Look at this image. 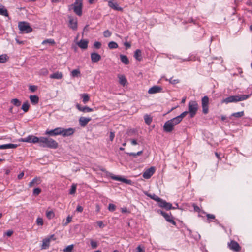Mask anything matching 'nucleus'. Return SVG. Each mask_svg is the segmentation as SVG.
Returning <instances> with one entry per match:
<instances>
[{
	"instance_id": "f257e3e1",
	"label": "nucleus",
	"mask_w": 252,
	"mask_h": 252,
	"mask_svg": "<svg viewBox=\"0 0 252 252\" xmlns=\"http://www.w3.org/2000/svg\"><path fill=\"white\" fill-rule=\"evenodd\" d=\"M39 144L41 147L52 149H56L58 146V143L55 140L50 138L44 137H40Z\"/></svg>"
},
{
	"instance_id": "f03ea898",
	"label": "nucleus",
	"mask_w": 252,
	"mask_h": 252,
	"mask_svg": "<svg viewBox=\"0 0 252 252\" xmlns=\"http://www.w3.org/2000/svg\"><path fill=\"white\" fill-rule=\"evenodd\" d=\"M250 95L243 94L241 95H231L223 100V102L227 104L231 102H236L247 99L250 97Z\"/></svg>"
},
{
	"instance_id": "7ed1b4c3",
	"label": "nucleus",
	"mask_w": 252,
	"mask_h": 252,
	"mask_svg": "<svg viewBox=\"0 0 252 252\" xmlns=\"http://www.w3.org/2000/svg\"><path fill=\"white\" fill-rule=\"evenodd\" d=\"M100 170L103 172H105L107 176H109L111 179L114 180L122 181V182L128 185H131L132 183V181L131 180L127 179L121 176L115 175L112 173L107 171L104 168H101L100 169Z\"/></svg>"
},
{
	"instance_id": "20e7f679",
	"label": "nucleus",
	"mask_w": 252,
	"mask_h": 252,
	"mask_svg": "<svg viewBox=\"0 0 252 252\" xmlns=\"http://www.w3.org/2000/svg\"><path fill=\"white\" fill-rule=\"evenodd\" d=\"M83 3L82 0H75V2L69 6V9L72 7L74 12L78 16H81L82 14Z\"/></svg>"
},
{
	"instance_id": "39448f33",
	"label": "nucleus",
	"mask_w": 252,
	"mask_h": 252,
	"mask_svg": "<svg viewBox=\"0 0 252 252\" xmlns=\"http://www.w3.org/2000/svg\"><path fill=\"white\" fill-rule=\"evenodd\" d=\"M18 28L22 33H28L32 31V28L27 22L22 21L18 23Z\"/></svg>"
},
{
	"instance_id": "423d86ee",
	"label": "nucleus",
	"mask_w": 252,
	"mask_h": 252,
	"mask_svg": "<svg viewBox=\"0 0 252 252\" xmlns=\"http://www.w3.org/2000/svg\"><path fill=\"white\" fill-rule=\"evenodd\" d=\"M189 111L190 117L193 118L196 114L198 108V105L196 101H192L189 103Z\"/></svg>"
},
{
	"instance_id": "0eeeda50",
	"label": "nucleus",
	"mask_w": 252,
	"mask_h": 252,
	"mask_svg": "<svg viewBox=\"0 0 252 252\" xmlns=\"http://www.w3.org/2000/svg\"><path fill=\"white\" fill-rule=\"evenodd\" d=\"M201 104L203 113L205 114H207L208 113L209 105V98L207 96H204L202 98Z\"/></svg>"
},
{
	"instance_id": "6e6552de",
	"label": "nucleus",
	"mask_w": 252,
	"mask_h": 252,
	"mask_svg": "<svg viewBox=\"0 0 252 252\" xmlns=\"http://www.w3.org/2000/svg\"><path fill=\"white\" fill-rule=\"evenodd\" d=\"M69 23L68 27L73 31H76L77 30V20L76 18H73L71 16H68Z\"/></svg>"
},
{
	"instance_id": "1a4fd4ad",
	"label": "nucleus",
	"mask_w": 252,
	"mask_h": 252,
	"mask_svg": "<svg viewBox=\"0 0 252 252\" xmlns=\"http://www.w3.org/2000/svg\"><path fill=\"white\" fill-rule=\"evenodd\" d=\"M40 138L33 135H29L27 137L22 138L21 141L24 142L36 143L39 142Z\"/></svg>"
},
{
	"instance_id": "9d476101",
	"label": "nucleus",
	"mask_w": 252,
	"mask_h": 252,
	"mask_svg": "<svg viewBox=\"0 0 252 252\" xmlns=\"http://www.w3.org/2000/svg\"><path fill=\"white\" fill-rule=\"evenodd\" d=\"M228 247L232 250L236 252H239L241 250V247L239 244L236 241L234 240H231L230 242L227 244Z\"/></svg>"
},
{
	"instance_id": "9b49d317",
	"label": "nucleus",
	"mask_w": 252,
	"mask_h": 252,
	"mask_svg": "<svg viewBox=\"0 0 252 252\" xmlns=\"http://www.w3.org/2000/svg\"><path fill=\"white\" fill-rule=\"evenodd\" d=\"M174 125L170 122L169 120L167 121L164 124L163 126V131L167 133L172 132L174 128Z\"/></svg>"
},
{
	"instance_id": "f8f14e48",
	"label": "nucleus",
	"mask_w": 252,
	"mask_h": 252,
	"mask_svg": "<svg viewBox=\"0 0 252 252\" xmlns=\"http://www.w3.org/2000/svg\"><path fill=\"white\" fill-rule=\"evenodd\" d=\"M155 168L153 166L146 169L143 173L142 176L144 178L148 179L154 174Z\"/></svg>"
},
{
	"instance_id": "ddd939ff",
	"label": "nucleus",
	"mask_w": 252,
	"mask_h": 252,
	"mask_svg": "<svg viewBox=\"0 0 252 252\" xmlns=\"http://www.w3.org/2000/svg\"><path fill=\"white\" fill-rule=\"evenodd\" d=\"M61 127H57L54 129L47 130L45 134L50 136H55L62 134Z\"/></svg>"
},
{
	"instance_id": "4468645a",
	"label": "nucleus",
	"mask_w": 252,
	"mask_h": 252,
	"mask_svg": "<svg viewBox=\"0 0 252 252\" xmlns=\"http://www.w3.org/2000/svg\"><path fill=\"white\" fill-rule=\"evenodd\" d=\"M62 134L61 135L63 137H67L72 135L75 131L74 129L72 128H69L65 129L61 127Z\"/></svg>"
},
{
	"instance_id": "2eb2a0df",
	"label": "nucleus",
	"mask_w": 252,
	"mask_h": 252,
	"mask_svg": "<svg viewBox=\"0 0 252 252\" xmlns=\"http://www.w3.org/2000/svg\"><path fill=\"white\" fill-rule=\"evenodd\" d=\"M108 6L111 8L112 9L117 10V11H122L123 8L120 7L117 3V2H115L114 0H111L108 1Z\"/></svg>"
},
{
	"instance_id": "dca6fc26",
	"label": "nucleus",
	"mask_w": 252,
	"mask_h": 252,
	"mask_svg": "<svg viewBox=\"0 0 252 252\" xmlns=\"http://www.w3.org/2000/svg\"><path fill=\"white\" fill-rule=\"evenodd\" d=\"M76 107L77 109L81 112L84 113L90 112L93 111V109L90 108L87 106H82L81 105L79 104H77L76 105Z\"/></svg>"
},
{
	"instance_id": "f3484780",
	"label": "nucleus",
	"mask_w": 252,
	"mask_h": 252,
	"mask_svg": "<svg viewBox=\"0 0 252 252\" xmlns=\"http://www.w3.org/2000/svg\"><path fill=\"white\" fill-rule=\"evenodd\" d=\"M101 59V56L97 53L93 52L91 54V59L92 63H97L99 62Z\"/></svg>"
},
{
	"instance_id": "a211bd4d",
	"label": "nucleus",
	"mask_w": 252,
	"mask_h": 252,
	"mask_svg": "<svg viewBox=\"0 0 252 252\" xmlns=\"http://www.w3.org/2000/svg\"><path fill=\"white\" fill-rule=\"evenodd\" d=\"M162 90V88L160 86H154L149 89L148 93L150 94H154L157 93L161 92Z\"/></svg>"
},
{
	"instance_id": "6ab92c4d",
	"label": "nucleus",
	"mask_w": 252,
	"mask_h": 252,
	"mask_svg": "<svg viewBox=\"0 0 252 252\" xmlns=\"http://www.w3.org/2000/svg\"><path fill=\"white\" fill-rule=\"evenodd\" d=\"M91 120V118L90 117H81L79 119V125L82 127H85Z\"/></svg>"
},
{
	"instance_id": "aec40b11",
	"label": "nucleus",
	"mask_w": 252,
	"mask_h": 252,
	"mask_svg": "<svg viewBox=\"0 0 252 252\" xmlns=\"http://www.w3.org/2000/svg\"><path fill=\"white\" fill-rule=\"evenodd\" d=\"M163 217L167 222L171 223L175 226L176 225V222L174 220V218L171 213H166Z\"/></svg>"
},
{
	"instance_id": "412c9836",
	"label": "nucleus",
	"mask_w": 252,
	"mask_h": 252,
	"mask_svg": "<svg viewBox=\"0 0 252 252\" xmlns=\"http://www.w3.org/2000/svg\"><path fill=\"white\" fill-rule=\"evenodd\" d=\"M88 41L85 39H81L78 42V46L82 49H86L88 47Z\"/></svg>"
},
{
	"instance_id": "4be33fe9",
	"label": "nucleus",
	"mask_w": 252,
	"mask_h": 252,
	"mask_svg": "<svg viewBox=\"0 0 252 252\" xmlns=\"http://www.w3.org/2000/svg\"><path fill=\"white\" fill-rule=\"evenodd\" d=\"M18 145L14 144H6L0 145V149H14L17 148Z\"/></svg>"
},
{
	"instance_id": "5701e85b",
	"label": "nucleus",
	"mask_w": 252,
	"mask_h": 252,
	"mask_svg": "<svg viewBox=\"0 0 252 252\" xmlns=\"http://www.w3.org/2000/svg\"><path fill=\"white\" fill-rule=\"evenodd\" d=\"M134 57L138 61H141L142 60V51L140 49L135 50L134 54Z\"/></svg>"
},
{
	"instance_id": "b1692460",
	"label": "nucleus",
	"mask_w": 252,
	"mask_h": 252,
	"mask_svg": "<svg viewBox=\"0 0 252 252\" xmlns=\"http://www.w3.org/2000/svg\"><path fill=\"white\" fill-rule=\"evenodd\" d=\"M63 77L62 73L57 71L50 75V78L51 79H61Z\"/></svg>"
},
{
	"instance_id": "393cba45",
	"label": "nucleus",
	"mask_w": 252,
	"mask_h": 252,
	"mask_svg": "<svg viewBox=\"0 0 252 252\" xmlns=\"http://www.w3.org/2000/svg\"><path fill=\"white\" fill-rule=\"evenodd\" d=\"M120 58L121 62L127 65L129 63V60L126 56L121 54Z\"/></svg>"
},
{
	"instance_id": "a878e982",
	"label": "nucleus",
	"mask_w": 252,
	"mask_h": 252,
	"mask_svg": "<svg viewBox=\"0 0 252 252\" xmlns=\"http://www.w3.org/2000/svg\"><path fill=\"white\" fill-rule=\"evenodd\" d=\"M145 194L146 196L150 197L151 199H152L157 202L160 200V197H159L158 196L154 193L151 194V193H148L146 192V193H145Z\"/></svg>"
},
{
	"instance_id": "bb28decb",
	"label": "nucleus",
	"mask_w": 252,
	"mask_h": 252,
	"mask_svg": "<svg viewBox=\"0 0 252 252\" xmlns=\"http://www.w3.org/2000/svg\"><path fill=\"white\" fill-rule=\"evenodd\" d=\"M50 238H46V239H43V243H42V249H46L47 248H48L50 245Z\"/></svg>"
},
{
	"instance_id": "cd10ccee",
	"label": "nucleus",
	"mask_w": 252,
	"mask_h": 252,
	"mask_svg": "<svg viewBox=\"0 0 252 252\" xmlns=\"http://www.w3.org/2000/svg\"><path fill=\"white\" fill-rule=\"evenodd\" d=\"M30 99L33 104H36L39 102V97L36 95H30Z\"/></svg>"
},
{
	"instance_id": "c85d7f7f",
	"label": "nucleus",
	"mask_w": 252,
	"mask_h": 252,
	"mask_svg": "<svg viewBox=\"0 0 252 252\" xmlns=\"http://www.w3.org/2000/svg\"><path fill=\"white\" fill-rule=\"evenodd\" d=\"M80 96L82 98V101L84 104L87 103L90 100V97L87 94H80Z\"/></svg>"
},
{
	"instance_id": "c756f323",
	"label": "nucleus",
	"mask_w": 252,
	"mask_h": 252,
	"mask_svg": "<svg viewBox=\"0 0 252 252\" xmlns=\"http://www.w3.org/2000/svg\"><path fill=\"white\" fill-rule=\"evenodd\" d=\"M169 121L174 126H176V125H178V124H179L182 121V120L178 116L176 117H175V118H173L169 120Z\"/></svg>"
},
{
	"instance_id": "7c9ffc66",
	"label": "nucleus",
	"mask_w": 252,
	"mask_h": 252,
	"mask_svg": "<svg viewBox=\"0 0 252 252\" xmlns=\"http://www.w3.org/2000/svg\"><path fill=\"white\" fill-rule=\"evenodd\" d=\"M175 205L177 206V207H173V206L172 205V204H171L170 203H168V202H166L165 203V206L164 207V208L165 209L167 210H170V209H175L178 208V204L177 203H176Z\"/></svg>"
},
{
	"instance_id": "2f4dec72",
	"label": "nucleus",
	"mask_w": 252,
	"mask_h": 252,
	"mask_svg": "<svg viewBox=\"0 0 252 252\" xmlns=\"http://www.w3.org/2000/svg\"><path fill=\"white\" fill-rule=\"evenodd\" d=\"M119 83L121 85L125 86L127 83V80L126 77L123 75H120L119 76Z\"/></svg>"
},
{
	"instance_id": "473e14b6",
	"label": "nucleus",
	"mask_w": 252,
	"mask_h": 252,
	"mask_svg": "<svg viewBox=\"0 0 252 252\" xmlns=\"http://www.w3.org/2000/svg\"><path fill=\"white\" fill-rule=\"evenodd\" d=\"M9 59L6 54H2L0 56V63H5Z\"/></svg>"
},
{
	"instance_id": "72a5a7b5",
	"label": "nucleus",
	"mask_w": 252,
	"mask_h": 252,
	"mask_svg": "<svg viewBox=\"0 0 252 252\" xmlns=\"http://www.w3.org/2000/svg\"><path fill=\"white\" fill-rule=\"evenodd\" d=\"M29 107H30V104L28 102V101H26L25 102H24L22 106V108L21 109L25 112H27L28 110H29Z\"/></svg>"
},
{
	"instance_id": "f704fd0d",
	"label": "nucleus",
	"mask_w": 252,
	"mask_h": 252,
	"mask_svg": "<svg viewBox=\"0 0 252 252\" xmlns=\"http://www.w3.org/2000/svg\"><path fill=\"white\" fill-rule=\"evenodd\" d=\"M40 183V179L37 178H34L31 181L29 184V187L32 186L34 184H36L37 185L39 184Z\"/></svg>"
},
{
	"instance_id": "c9c22d12",
	"label": "nucleus",
	"mask_w": 252,
	"mask_h": 252,
	"mask_svg": "<svg viewBox=\"0 0 252 252\" xmlns=\"http://www.w3.org/2000/svg\"><path fill=\"white\" fill-rule=\"evenodd\" d=\"M71 75L73 77H77L80 75V71L79 69L73 70L71 72Z\"/></svg>"
},
{
	"instance_id": "e433bc0d",
	"label": "nucleus",
	"mask_w": 252,
	"mask_h": 252,
	"mask_svg": "<svg viewBox=\"0 0 252 252\" xmlns=\"http://www.w3.org/2000/svg\"><path fill=\"white\" fill-rule=\"evenodd\" d=\"M145 122L148 125H150L152 122V118L149 115L146 114L144 117Z\"/></svg>"
},
{
	"instance_id": "4c0bfd02",
	"label": "nucleus",
	"mask_w": 252,
	"mask_h": 252,
	"mask_svg": "<svg viewBox=\"0 0 252 252\" xmlns=\"http://www.w3.org/2000/svg\"><path fill=\"white\" fill-rule=\"evenodd\" d=\"M108 47L110 49H116L118 47V44L114 41H111L108 43Z\"/></svg>"
},
{
	"instance_id": "58836bf2",
	"label": "nucleus",
	"mask_w": 252,
	"mask_h": 252,
	"mask_svg": "<svg viewBox=\"0 0 252 252\" xmlns=\"http://www.w3.org/2000/svg\"><path fill=\"white\" fill-rule=\"evenodd\" d=\"M11 103H12L15 106L18 107L20 106L21 102L17 98L12 99L11 100Z\"/></svg>"
},
{
	"instance_id": "ea45409f",
	"label": "nucleus",
	"mask_w": 252,
	"mask_h": 252,
	"mask_svg": "<svg viewBox=\"0 0 252 252\" xmlns=\"http://www.w3.org/2000/svg\"><path fill=\"white\" fill-rule=\"evenodd\" d=\"M244 115V112L243 111L232 114L231 116H234L236 118H240Z\"/></svg>"
},
{
	"instance_id": "a19ab883",
	"label": "nucleus",
	"mask_w": 252,
	"mask_h": 252,
	"mask_svg": "<svg viewBox=\"0 0 252 252\" xmlns=\"http://www.w3.org/2000/svg\"><path fill=\"white\" fill-rule=\"evenodd\" d=\"M74 248V245L71 244L67 246L63 250V252H72Z\"/></svg>"
},
{
	"instance_id": "79ce46f5",
	"label": "nucleus",
	"mask_w": 252,
	"mask_h": 252,
	"mask_svg": "<svg viewBox=\"0 0 252 252\" xmlns=\"http://www.w3.org/2000/svg\"><path fill=\"white\" fill-rule=\"evenodd\" d=\"M46 43H49L51 45H54L55 44V42L53 39H48L44 40L42 43V44H45Z\"/></svg>"
},
{
	"instance_id": "37998d69",
	"label": "nucleus",
	"mask_w": 252,
	"mask_h": 252,
	"mask_svg": "<svg viewBox=\"0 0 252 252\" xmlns=\"http://www.w3.org/2000/svg\"><path fill=\"white\" fill-rule=\"evenodd\" d=\"M41 192V189L39 188H36L33 189V194L35 196L38 195Z\"/></svg>"
},
{
	"instance_id": "c03bdc74",
	"label": "nucleus",
	"mask_w": 252,
	"mask_h": 252,
	"mask_svg": "<svg viewBox=\"0 0 252 252\" xmlns=\"http://www.w3.org/2000/svg\"><path fill=\"white\" fill-rule=\"evenodd\" d=\"M90 244L93 249L96 248L98 246L97 242L93 239L90 240Z\"/></svg>"
},
{
	"instance_id": "a18cd8bd",
	"label": "nucleus",
	"mask_w": 252,
	"mask_h": 252,
	"mask_svg": "<svg viewBox=\"0 0 252 252\" xmlns=\"http://www.w3.org/2000/svg\"><path fill=\"white\" fill-rule=\"evenodd\" d=\"M76 190V186L75 184H72L70 189L69 193L73 194L75 193Z\"/></svg>"
},
{
	"instance_id": "49530a36",
	"label": "nucleus",
	"mask_w": 252,
	"mask_h": 252,
	"mask_svg": "<svg viewBox=\"0 0 252 252\" xmlns=\"http://www.w3.org/2000/svg\"><path fill=\"white\" fill-rule=\"evenodd\" d=\"M0 15L7 16L8 12L7 10L5 8H0Z\"/></svg>"
},
{
	"instance_id": "de8ad7c7",
	"label": "nucleus",
	"mask_w": 252,
	"mask_h": 252,
	"mask_svg": "<svg viewBox=\"0 0 252 252\" xmlns=\"http://www.w3.org/2000/svg\"><path fill=\"white\" fill-rule=\"evenodd\" d=\"M46 216L49 219L53 218L54 217V213L52 211H47L46 212Z\"/></svg>"
},
{
	"instance_id": "09e8293b",
	"label": "nucleus",
	"mask_w": 252,
	"mask_h": 252,
	"mask_svg": "<svg viewBox=\"0 0 252 252\" xmlns=\"http://www.w3.org/2000/svg\"><path fill=\"white\" fill-rule=\"evenodd\" d=\"M158 206L160 207L164 208L166 201L160 198V200L158 201Z\"/></svg>"
},
{
	"instance_id": "8fccbe9b",
	"label": "nucleus",
	"mask_w": 252,
	"mask_h": 252,
	"mask_svg": "<svg viewBox=\"0 0 252 252\" xmlns=\"http://www.w3.org/2000/svg\"><path fill=\"white\" fill-rule=\"evenodd\" d=\"M112 34L111 32L109 31L108 30H107L103 32V36L105 37H110Z\"/></svg>"
},
{
	"instance_id": "3c124183",
	"label": "nucleus",
	"mask_w": 252,
	"mask_h": 252,
	"mask_svg": "<svg viewBox=\"0 0 252 252\" xmlns=\"http://www.w3.org/2000/svg\"><path fill=\"white\" fill-rule=\"evenodd\" d=\"M36 224L38 225L42 226L43 225V220L41 218H38L36 219Z\"/></svg>"
},
{
	"instance_id": "603ef678",
	"label": "nucleus",
	"mask_w": 252,
	"mask_h": 252,
	"mask_svg": "<svg viewBox=\"0 0 252 252\" xmlns=\"http://www.w3.org/2000/svg\"><path fill=\"white\" fill-rule=\"evenodd\" d=\"M116 209V206L113 204H109L108 206V210L110 211L113 212Z\"/></svg>"
},
{
	"instance_id": "864d4df0",
	"label": "nucleus",
	"mask_w": 252,
	"mask_h": 252,
	"mask_svg": "<svg viewBox=\"0 0 252 252\" xmlns=\"http://www.w3.org/2000/svg\"><path fill=\"white\" fill-rule=\"evenodd\" d=\"M101 46V43L98 41H96L94 44V47L97 49L100 48Z\"/></svg>"
},
{
	"instance_id": "5fc2aeb1",
	"label": "nucleus",
	"mask_w": 252,
	"mask_h": 252,
	"mask_svg": "<svg viewBox=\"0 0 252 252\" xmlns=\"http://www.w3.org/2000/svg\"><path fill=\"white\" fill-rule=\"evenodd\" d=\"M167 80H168V79H167ZM168 81L172 84H176L179 82L178 79H173L172 78H171Z\"/></svg>"
},
{
	"instance_id": "6e6d98bb",
	"label": "nucleus",
	"mask_w": 252,
	"mask_h": 252,
	"mask_svg": "<svg viewBox=\"0 0 252 252\" xmlns=\"http://www.w3.org/2000/svg\"><path fill=\"white\" fill-rule=\"evenodd\" d=\"M206 217L207 218V219L208 220H214L215 219V216L213 214H208V213H206Z\"/></svg>"
},
{
	"instance_id": "4d7b16f0",
	"label": "nucleus",
	"mask_w": 252,
	"mask_h": 252,
	"mask_svg": "<svg viewBox=\"0 0 252 252\" xmlns=\"http://www.w3.org/2000/svg\"><path fill=\"white\" fill-rule=\"evenodd\" d=\"M37 87L35 85H30L29 86V90L32 92H34L37 90Z\"/></svg>"
},
{
	"instance_id": "13d9d810",
	"label": "nucleus",
	"mask_w": 252,
	"mask_h": 252,
	"mask_svg": "<svg viewBox=\"0 0 252 252\" xmlns=\"http://www.w3.org/2000/svg\"><path fill=\"white\" fill-rule=\"evenodd\" d=\"M136 252H145L144 248H141L140 245L138 246L136 248Z\"/></svg>"
},
{
	"instance_id": "bf43d9fd",
	"label": "nucleus",
	"mask_w": 252,
	"mask_h": 252,
	"mask_svg": "<svg viewBox=\"0 0 252 252\" xmlns=\"http://www.w3.org/2000/svg\"><path fill=\"white\" fill-rule=\"evenodd\" d=\"M72 220V217L70 216H68L66 218V222L63 224V225H66L68 223L71 222Z\"/></svg>"
},
{
	"instance_id": "052dcab7",
	"label": "nucleus",
	"mask_w": 252,
	"mask_h": 252,
	"mask_svg": "<svg viewBox=\"0 0 252 252\" xmlns=\"http://www.w3.org/2000/svg\"><path fill=\"white\" fill-rule=\"evenodd\" d=\"M188 113H189L188 111H185L183 112L182 114H181L180 115H179V117L181 119V120H182L183 118H184Z\"/></svg>"
},
{
	"instance_id": "680f3d73",
	"label": "nucleus",
	"mask_w": 252,
	"mask_h": 252,
	"mask_svg": "<svg viewBox=\"0 0 252 252\" xmlns=\"http://www.w3.org/2000/svg\"><path fill=\"white\" fill-rule=\"evenodd\" d=\"M192 206L193 207L195 211L199 212L200 211V208L198 206H197L195 203L192 204Z\"/></svg>"
},
{
	"instance_id": "e2e57ef3",
	"label": "nucleus",
	"mask_w": 252,
	"mask_h": 252,
	"mask_svg": "<svg viewBox=\"0 0 252 252\" xmlns=\"http://www.w3.org/2000/svg\"><path fill=\"white\" fill-rule=\"evenodd\" d=\"M48 73V71L47 69L46 68H43L42 69H41V74L43 75H47Z\"/></svg>"
},
{
	"instance_id": "0e129e2a",
	"label": "nucleus",
	"mask_w": 252,
	"mask_h": 252,
	"mask_svg": "<svg viewBox=\"0 0 252 252\" xmlns=\"http://www.w3.org/2000/svg\"><path fill=\"white\" fill-rule=\"evenodd\" d=\"M115 137V133L114 132L111 131L110 132L109 138L111 141H112Z\"/></svg>"
},
{
	"instance_id": "69168bd1",
	"label": "nucleus",
	"mask_w": 252,
	"mask_h": 252,
	"mask_svg": "<svg viewBox=\"0 0 252 252\" xmlns=\"http://www.w3.org/2000/svg\"><path fill=\"white\" fill-rule=\"evenodd\" d=\"M13 233V231L12 230H9L5 233V235H6L8 237H10Z\"/></svg>"
},
{
	"instance_id": "338daca9",
	"label": "nucleus",
	"mask_w": 252,
	"mask_h": 252,
	"mask_svg": "<svg viewBox=\"0 0 252 252\" xmlns=\"http://www.w3.org/2000/svg\"><path fill=\"white\" fill-rule=\"evenodd\" d=\"M97 223L100 228H103L104 226V225L102 221H98L97 222Z\"/></svg>"
},
{
	"instance_id": "774afa93",
	"label": "nucleus",
	"mask_w": 252,
	"mask_h": 252,
	"mask_svg": "<svg viewBox=\"0 0 252 252\" xmlns=\"http://www.w3.org/2000/svg\"><path fill=\"white\" fill-rule=\"evenodd\" d=\"M83 210V208L80 205L77 206L76 211L79 212H82Z\"/></svg>"
}]
</instances>
